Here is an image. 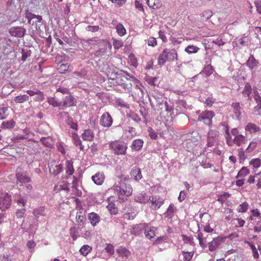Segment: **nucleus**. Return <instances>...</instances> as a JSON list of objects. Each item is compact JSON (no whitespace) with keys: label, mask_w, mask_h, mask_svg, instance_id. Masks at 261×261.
Here are the masks:
<instances>
[{"label":"nucleus","mask_w":261,"mask_h":261,"mask_svg":"<svg viewBox=\"0 0 261 261\" xmlns=\"http://www.w3.org/2000/svg\"><path fill=\"white\" fill-rule=\"evenodd\" d=\"M130 175L132 178L137 181H139L142 178L141 169L137 166H135L132 168L130 172Z\"/></svg>","instance_id":"nucleus-18"},{"label":"nucleus","mask_w":261,"mask_h":261,"mask_svg":"<svg viewBox=\"0 0 261 261\" xmlns=\"http://www.w3.org/2000/svg\"><path fill=\"white\" fill-rule=\"evenodd\" d=\"M238 42L241 46H247L249 42V38L244 34L238 39Z\"/></svg>","instance_id":"nucleus-48"},{"label":"nucleus","mask_w":261,"mask_h":261,"mask_svg":"<svg viewBox=\"0 0 261 261\" xmlns=\"http://www.w3.org/2000/svg\"><path fill=\"white\" fill-rule=\"evenodd\" d=\"M257 143L255 141H251L248 147L246 149V152L247 153H250L253 151L256 148Z\"/></svg>","instance_id":"nucleus-61"},{"label":"nucleus","mask_w":261,"mask_h":261,"mask_svg":"<svg viewBox=\"0 0 261 261\" xmlns=\"http://www.w3.org/2000/svg\"><path fill=\"white\" fill-rule=\"evenodd\" d=\"M252 89L250 84L249 83H246L244 88L242 91V93L244 97H249V95H251L252 93Z\"/></svg>","instance_id":"nucleus-40"},{"label":"nucleus","mask_w":261,"mask_h":261,"mask_svg":"<svg viewBox=\"0 0 261 261\" xmlns=\"http://www.w3.org/2000/svg\"><path fill=\"white\" fill-rule=\"evenodd\" d=\"M215 115L214 112L212 111H205L198 116L197 120L198 121H203L205 124L211 126L212 124V119Z\"/></svg>","instance_id":"nucleus-6"},{"label":"nucleus","mask_w":261,"mask_h":261,"mask_svg":"<svg viewBox=\"0 0 261 261\" xmlns=\"http://www.w3.org/2000/svg\"><path fill=\"white\" fill-rule=\"evenodd\" d=\"M15 177L16 185L19 189H21L23 185L30 182L32 180L28 171L24 170L20 166L16 169Z\"/></svg>","instance_id":"nucleus-2"},{"label":"nucleus","mask_w":261,"mask_h":261,"mask_svg":"<svg viewBox=\"0 0 261 261\" xmlns=\"http://www.w3.org/2000/svg\"><path fill=\"white\" fill-rule=\"evenodd\" d=\"M34 215L39 218L40 216H44L46 215V212L44 207L40 206L38 208H36L33 211Z\"/></svg>","instance_id":"nucleus-42"},{"label":"nucleus","mask_w":261,"mask_h":261,"mask_svg":"<svg viewBox=\"0 0 261 261\" xmlns=\"http://www.w3.org/2000/svg\"><path fill=\"white\" fill-rule=\"evenodd\" d=\"M143 144L144 141L142 139H137L133 141L130 147L133 150L139 151L142 148Z\"/></svg>","instance_id":"nucleus-26"},{"label":"nucleus","mask_w":261,"mask_h":261,"mask_svg":"<svg viewBox=\"0 0 261 261\" xmlns=\"http://www.w3.org/2000/svg\"><path fill=\"white\" fill-rule=\"evenodd\" d=\"M146 227V224L145 223L135 225L133 227L131 232L135 236L139 235L145 231Z\"/></svg>","instance_id":"nucleus-20"},{"label":"nucleus","mask_w":261,"mask_h":261,"mask_svg":"<svg viewBox=\"0 0 261 261\" xmlns=\"http://www.w3.org/2000/svg\"><path fill=\"white\" fill-rule=\"evenodd\" d=\"M86 219L85 215L82 212H77L76 215V221L78 223H83L84 220Z\"/></svg>","instance_id":"nucleus-60"},{"label":"nucleus","mask_w":261,"mask_h":261,"mask_svg":"<svg viewBox=\"0 0 261 261\" xmlns=\"http://www.w3.org/2000/svg\"><path fill=\"white\" fill-rule=\"evenodd\" d=\"M177 208L172 203L170 204L166 212L164 214L165 217L171 219L177 212Z\"/></svg>","instance_id":"nucleus-19"},{"label":"nucleus","mask_w":261,"mask_h":261,"mask_svg":"<svg viewBox=\"0 0 261 261\" xmlns=\"http://www.w3.org/2000/svg\"><path fill=\"white\" fill-rule=\"evenodd\" d=\"M63 165L60 164L50 167L49 168V171L51 174L56 176L59 175L63 171Z\"/></svg>","instance_id":"nucleus-23"},{"label":"nucleus","mask_w":261,"mask_h":261,"mask_svg":"<svg viewBox=\"0 0 261 261\" xmlns=\"http://www.w3.org/2000/svg\"><path fill=\"white\" fill-rule=\"evenodd\" d=\"M197 238L199 241L200 246L203 249L207 247L206 240H203V239H202V233L199 230L197 231Z\"/></svg>","instance_id":"nucleus-44"},{"label":"nucleus","mask_w":261,"mask_h":261,"mask_svg":"<svg viewBox=\"0 0 261 261\" xmlns=\"http://www.w3.org/2000/svg\"><path fill=\"white\" fill-rule=\"evenodd\" d=\"M8 110V107L4 106L0 107V120H4L8 117L9 115Z\"/></svg>","instance_id":"nucleus-49"},{"label":"nucleus","mask_w":261,"mask_h":261,"mask_svg":"<svg viewBox=\"0 0 261 261\" xmlns=\"http://www.w3.org/2000/svg\"><path fill=\"white\" fill-rule=\"evenodd\" d=\"M109 148L114 151L115 154L120 155L126 154L127 146L124 142L114 141L110 143Z\"/></svg>","instance_id":"nucleus-5"},{"label":"nucleus","mask_w":261,"mask_h":261,"mask_svg":"<svg viewBox=\"0 0 261 261\" xmlns=\"http://www.w3.org/2000/svg\"><path fill=\"white\" fill-rule=\"evenodd\" d=\"M182 254L184 256V261H190L192 259L194 253L193 252L182 251Z\"/></svg>","instance_id":"nucleus-58"},{"label":"nucleus","mask_w":261,"mask_h":261,"mask_svg":"<svg viewBox=\"0 0 261 261\" xmlns=\"http://www.w3.org/2000/svg\"><path fill=\"white\" fill-rule=\"evenodd\" d=\"M146 3L150 8L154 10L160 8L162 5L160 0H147Z\"/></svg>","instance_id":"nucleus-29"},{"label":"nucleus","mask_w":261,"mask_h":261,"mask_svg":"<svg viewBox=\"0 0 261 261\" xmlns=\"http://www.w3.org/2000/svg\"><path fill=\"white\" fill-rule=\"evenodd\" d=\"M149 201L151 203L152 206L154 210L159 209L164 203L163 198L158 195L149 197Z\"/></svg>","instance_id":"nucleus-12"},{"label":"nucleus","mask_w":261,"mask_h":261,"mask_svg":"<svg viewBox=\"0 0 261 261\" xmlns=\"http://www.w3.org/2000/svg\"><path fill=\"white\" fill-rule=\"evenodd\" d=\"M116 29L117 33L120 36H122L126 34V30L121 23H119L116 25Z\"/></svg>","instance_id":"nucleus-54"},{"label":"nucleus","mask_w":261,"mask_h":261,"mask_svg":"<svg viewBox=\"0 0 261 261\" xmlns=\"http://www.w3.org/2000/svg\"><path fill=\"white\" fill-rule=\"evenodd\" d=\"M108 42L105 40V43L99 44L98 49L94 52V56L95 57H100L104 55L106 52L107 47L109 46L111 47V46L108 43Z\"/></svg>","instance_id":"nucleus-15"},{"label":"nucleus","mask_w":261,"mask_h":261,"mask_svg":"<svg viewBox=\"0 0 261 261\" xmlns=\"http://www.w3.org/2000/svg\"><path fill=\"white\" fill-rule=\"evenodd\" d=\"M69 232L70 236L73 241H75L79 237V232L77 231L75 227H71L69 229Z\"/></svg>","instance_id":"nucleus-56"},{"label":"nucleus","mask_w":261,"mask_h":261,"mask_svg":"<svg viewBox=\"0 0 261 261\" xmlns=\"http://www.w3.org/2000/svg\"><path fill=\"white\" fill-rule=\"evenodd\" d=\"M21 60L23 62L26 61L27 58L31 56L32 51L28 47L23 48L21 50Z\"/></svg>","instance_id":"nucleus-39"},{"label":"nucleus","mask_w":261,"mask_h":261,"mask_svg":"<svg viewBox=\"0 0 261 261\" xmlns=\"http://www.w3.org/2000/svg\"><path fill=\"white\" fill-rule=\"evenodd\" d=\"M65 165L66 173L68 175H72L74 172L72 161L70 160H67L66 161Z\"/></svg>","instance_id":"nucleus-35"},{"label":"nucleus","mask_w":261,"mask_h":261,"mask_svg":"<svg viewBox=\"0 0 261 261\" xmlns=\"http://www.w3.org/2000/svg\"><path fill=\"white\" fill-rule=\"evenodd\" d=\"M247 140L242 135H237L233 140V143L238 146L242 145L243 144H245Z\"/></svg>","instance_id":"nucleus-31"},{"label":"nucleus","mask_w":261,"mask_h":261,"mask_svg":"<svg viewBox=\"0 0 261 261\" xmlns=\"http://www.w3.org/2000/svg\"><path fill=\"white\" fill-rule=\"evenodd\" d=\"M82 138L84 141H92L94 138V134L91 129H87L82 134Z\"/></svg>","instance_id":"nucleus-22"},{"label":"nucleus","mask_w":261,"mask_h":261,"mask_svg":"<svg viewBox=\"0 0 261 261\" xmlns=\"http://www.w3.org/2000/svg\"><path fill=\"white\" fill-rule=\"evenodd\" d=\"M115 102L117 105L122 108H128L129 107V105L121 98H116Z\"/></svg>","instance_id":"nucleus-57"},{"label":"nucleus","mask_w":261,"mask_h":261,"mask_svg":"<svg viewBox=\"0 0 261 261\" xmlns=\"http://www.w3.org/2000/svg\"><path fill=\"white\" fill-rule=\"evenodd\" d=\"M62 114H64L65 115H68V120L69 121L68 124L69 125H70V126L72 129L76 130L77 129V127H78L77 123L76 122H74L73 121L72 118L69 116L68 113L67 112H63L62 113Z\"/></svg>","instance_id":"nucleus-51"},{"label":"nucleus","mask_w":261,"mask_h":261,"mask_svg":"<svg viewBox=\"0 0 261 261\" xmlns=\"http://www.w3.org/2000/svg\"><path fill=\"white\" fill-rule=\"evenodd\" d=\"M199 48L194 45H189L185 48V51L189 54L196 53L199 50Z\"/></svg>","instance_id":"nucleus-62"},{"label":"nucleus","mask_w":261,"mask_h":261,"mask_svg":"<svg viewBox=\"0 0 261 261\" xmlns=\"http://www.w3.org/2000/svg\"><path fill=\"white\" fill-rule=\"evenodd\" d=\"M88 219L90 221V222L92 226H95L100 221L99 216L94 212L90 213L88 215Z\"/></svg>","instance_id":"nucleus-25"},{"label":"nucleus","mask_w":261,"mask_h":261,"mask_svg":"<svg viewBox=\"0 0 261 261\" xmlns=\"http://www.w3.org/2000/svg\"><path fill=\"white\" fill-rule=\"evenodd\" d=\"M60 73H65L66 71H70V66L68 63L61 64L58 68Z\"/></svg>","instance_id":"nucleus-52"},{"label":"nucleus","mask_w":261,"mask_h":261,"mask_svg":"<svg viewBox=\"0 0 261 261\" xmlns=\"http://www.w3.org/2000/svg\"><path fill=\"white\" fill-rule=\"evenodd\" d=\"M92 250V248L88 245H83L80 249V253L84 256H87Z\"/></svg>","instance_id":"nucleus-46"},{"label":"nucleus","mask_w":261,"mask_h":261,"mask_svg":"<svg viewBox=\"0 0 261 261\" xmlns=\"http://www.w3.org/2000/svg\"><path fill=\"white\" fill-rule=\"evenodd\" d=\"M246 130L250 133H255L259 132L260 129L256 124L249 123L246 126Z\"/></svg>","instance_id":"nucleus-43"},{"label":"nucleus","mask_w":261,"mask_h":261,"mask_svg":"<svg viewBox=\"0 0 261 261\" xmlns=\"http://www.w3.org/2000/svg\"><path fill=\"white\" fill-rule=\"evenodd\" d=\"M214 71V69L213 67V66L211 65H207V66H205L199 74H204V76L207 77L209 76H210Z\"/></svg>","instance_id":"nucleus-36"},{"label":"nucleus","mask_w":261,"mask_h":261,"mask_svg":"<svg viewBox=\"0 0 261 261\" xmlns=\"http://www.w3.org/2000/svg\"><path fill=\"white\" fill-rule=\"evenodd\" d=\"M84 42L89 45H98L100 43H105V40L99 39L97 37H93L91 39L85 40Z\"/></svg>","instance_id":"nucleus-28"},{"label":"nucleus","mask_w":261,"mask_h":261,"mask_svg":"<svg viewBox=\"0 0 261 261\" xmlns=\"http://www.w3.org/2000/svg\"><path fill=\"white\" fill-rule=\"evenodd\" d=\"M258 61L256 60L253 55H250L246 61V65L251 69L256 68L258 66Z\"/></svg>","instance_id":"nucleus-24"},{"label":"nucleus","mask_w":261,"mask_h":261,"mask_svg":"<svg viewBox=\"0 0 261 261\" xmlns=\"http://www.w3.org/2000/svg\"><path fill=\"white\" fill-rule=\"evenodd\" d=\"M250 173V171L247 167H243L241 168V169L238 172V174L236 176L237 178H243L246 176Z\"/></svg>","instance_id":"nucleus-47"},{"label":"nucleus","mask_w":261,"mask_h":261,"mask_svg":"<svg viewBox=\"0 0 261 261\" xmlns=\"http://www.w3.org/2000/svg\"><path fill=\"white\" fill-rule=\"evenodd\" d=\"M47 102L54 107H58L59 110L62 108V101L56 100L54 97H48Z\"/></svg>","instance_id":"nucleus-38"},{"label":"nucleus","mask_w":261,"mask_h":261,"mask_svg":"<svg viewBox=\"0 0 261 261\" xmlns=\"http://www.w3.org/2000/svg\"><path fill=\"white\" fill-rule=\"evenodd\" d=\"M157 229L155 227H151L145 229V234L146 238L149 239L153 238L155 236V231Z\"/></svg>","instance_id":"nucleus-34"},{"label":"nucleus","mask_w":261,"mask_h":261,"mask_svg":"<svg viewBox=\"0 0 261 261\" xmlns=\"http://www.w3.org/2000/svg\"><path fill=\"white\" fill-rule=\"evenodd\" d=\"M116 252L117 253L122 257H125L128 258L130 255V251L127 250L126 248L122 246L119 247L117 250Z\"/></svg>","instance_id":"nucleus-30"},{"label":"nucleus","mask_w":261,"mask_h":261,"mask_svg":"<svg viewBox=\"0 0 261 261\" xmlns=\"http://www.w3.org/2000/svg\"><path fill=\"white\" fill-rule=\"evenodd\" d=\"M225 239L226 237L221 236H218L214 238L211 242L208 243V250L210 251H215L219 246L225 241Z\"/></svg>","instance_id":"nucleus-11"},{"label":"nucleus","mask_w":261,"mask_h":261,"mask_svg":"<svg viewBox=\"0 0 261 261\" xmlns=\"http://www.w3.org/2000/svg\"><path fill=\"white\" fill-rule=\"evenodd\" d=\"M248 203L246 202L242 203L239 205L238 207V211L240 213L246 212L248 210Z\"/></svg>","instance_id":"nucleus-59"},{"label":"nucleus","mask_w":261,"mask_h":261,"mask_svg":"<svg viewBox=\"0 0 261 261\" xmlns=\"http://www.w3.org/2000/svg\"><path fill=\"white\" fill-rule=\"evenodd\" d=\"M176 104L177 105L175 110L177 112L178 111V108L180 109L182 108L186 110H191L192 109V106L188 105L186 100L184 99H180L178 98L177 99Z\"/></svg>","instance_id":"nucleus-21"},{"label":"nucleus","mask_w":261,"mask_h":261,"mask_svg":"<svg viewBox=\"0 0 261 261\" xmlns=\"http://www.w3.org/2000/svg\"><path fill=\"white\" fill-rule=\"evenodd\" d=\"M145 81L151 86H157L159 84L160 82L158 80V78L156 77H152L148 75H146L145 77Z\"/></svg>","instance_id":"nucleus-37"},{"label":"nucleus","mask_w":261,"mask_h":261,"mask_svg":"<svg viewBox=\"0 0 261 261\" xmlns=\"http://www.w3.org/2000/svg\"><path fill=\"white\" fill-rule=\"evenodd\" d=\"M12 202L11 195L8 193H5L3 196L0 197V210L4 212L8 209Z\"/></svg>","instance_id":"nucleus-9"},{"label":"nucleus","mask_w":261,"mask_h":261,"mask_svg":"<svg viewBox=\"0 0 261 261\" xmlns=\"http://www.w3.org/2000/svg\"><path fill=\"white\" fill-rule=\"evenodd\" d=\"M14 201L16 202L19 206L24 207V206L27 203V200L25 197L19 194L18 195V197L15 198Z\"/></svg>","instance_id":"nucleus-33"},{"label":"nucleus","mask_w":261,"mask_h":261,"mask_svg":"<svg viewBox=\"0 0 261 261\" xmlns=\"http://www.w3.org/2000/svg\"><path fill=\"white\" fill-rule=\"evenodd\" d=\"M92 179L95 184L101 185L104 181L105 175L102 173H97L92 176Z\"/></svg>","instance_id":"nucleus-27"},{"label":"nucleus","mask_w":261,"mask_h":261,"mask_svg":"<svg viewBox=\"0 0 261 261\" xmlns=\"http://www.w3.org/2000/svg\"><path fill=\"white\" fill-rule=\"evenodd\" d=\"M25 29L21 27H13L9 29V33L12 36L17 38L22 37L25 33Z\"/></svg>","instance_id":"nucleus-13"},{"label":"nucleus","mask_w":261,"mask_h":261,"mask_svg":"<svg viewBox=\"0 0 261 261\" xmlns=\"http://www.w3.org/2000/svg\"><path fill=\"white\" fill-rule=\"evenodd\" d=\"M56 147L57 150L61 152L63 155L66 154V150L64 148V143L61 141H58L56 143Z\"/></svg>","instance_id":"nucleus-55"},{"label":"nucleus","mask_w":261,"mask_h":261,"mask_svg":"<svg viewBox=\"0 0 261 261\" xmlns=\"http://www.w3.org/2000/svg\"><path fill=\"white\" fill-rule=\"evenodd\" d=\"M248 244L252 251L253 256L255 259H258L259 257V254L257 251V249L256 248L255 245L250 242H248Z\"/></svg>","instance_id":"nucleus-63"},{"label":"nucleus","mask_w":261,"mask_h":261,"mask_svg":"<svg viewBox=\"0 0 261 261\" xmlns=\"http://www.w3.org/2000/svg\"><path fill=\"white\" fill-rule=\"evenodd\" d=\"M220 125L226 127L225 133L226 143L229 146H232L233 145V141H231V137L229 133V125L227 122H222L220 123Z\"/></svg>","instance_id":"nucleus-16"},{"label":"nucleus","mask_w":261,"mask_h":261,"mask_svg":"<svg viewBox=\"0 0 261 261\" xmlns=\"http://www.w3.org/2000/svg\"><path fill=\"white\" fill-rule=\"evenodd\" d=\"M118 177L119 180L114 185L113 188L119 199L124 201L126 199L127 197L132 195L133 190L130 185L127 184L128 179L125 177L122 174Z\"/></svg>","instance_id":"nucleus-1"},{"label":"nucleus","mask_w":261,"mask_h":261,"mask_svg":"<svg viewBox=\"0 0 261 261\" xmlns=\"http://www.w3.org/2000/svg\"><path fill=\"white\" fill-rule=\"evenodd\" d=\"M158 111L159 112V114L161 116V118H166V113L167 115L168 114H170V121L172 122L173 121L174 115L173 110H174V105L172 102H168L167 100H164L162 103H160L159 105H158Z\"/></svg>","instance_id":"nucleus-4"},{"label":"nucleus","mask_w":261,"mask_h":261,"mask_svg":"<svg viewBox=\"0 0 261 261\" xmlns=\"http://www.w3.org/2000/svg\"><path fill=\"white\" fill-rule=\"evenodd\" d=\"M15 125V121L11 119L9 121H3L1 124V127L5 129H10L14 127Z\"/></svg>","instance_id":"nucleus-45"},{"label":"nucleus","mask_w":261,"mask_h":261,"mask_svg":"<svg viewBox=\"0 0 261 261\" xmlns=\"http://www.w3.org/2000/svg\"><path fill=\"white\" fill-rule=\"evenodd\" d=\"M113 120L109 112H105L100 117V124L105 127L109 128L112 125Z\"/></svg>","instance_id":"nucleus-10"},{"label":"nucleus","mask_w":261,"mask_h":261,"mask_svg":"<svg viewBox=\"0 0 261 261\" xmlns=\"http://www.w3.org/2000/svg\"><path fill=\"white\" fill-rule=\"evenodd\" d=\"M177 54L175 49L165 48L161 53L158 58V64L162 66L166 61L172 62L177 60Z\"/></svg>","instance_id":"nucleus-3"},{"label":"nucleus","mask_w":261,"mask_h":261,"mask_svg":"<svg viewBox=\"0 0 261 261\" xmlns=\"http://www.w3.org/2000/svg\"><path fill=\"white\" fill-rule=\"evenodd\" d=\"M149 198L145 192L139 193L135 194L134 200L136 202L140 203L145 204L149 202Z\"/></svg>","instance_id":"nucleus-17"},{"label":"nucleus","mask_w":261,"mask_h":261,"mask_svg":"<svg viewBox=\"0 0 261 261\" xmlns=\"http://www.w3.org/2000/svg\"><path fill=\"white\" fill-rule=\"evenodd\" d=\"M52 139V138L50 137H48L47 138L42 137L40 141L45 147L53 149L55 147L54 144L53 142L49 141L48 139Z\"/></svg>","instance_id":"nucleus-41"},{"label":"nucleus","mask_w":261,"mask_h":261,"mask_svg":"<svg viewBox=\"0 0 261 261\" xmlns=\"http://www.w3.org/2000/svg\"><path fill=\"white\" fill-rule=\"evenodd\" d=\"M231 107L232 108V112L234 114L236 119L240 120L243 110L240 103L237 101L232 102L231 104Z\"/></svg>","instance_id":"nucleus-14"},{"label":"nucleus","mask_w":261,"mask_h":261,"mask_svg":"<svg viewBox=\"0 0 261 261\" xmlns=\"http://www.w3.org/2000/svg\"><path fill=\"white\" fill-rule=\"evenodd\" d=\"M129 117L137 123L140 122L141 121V118L139 116V115L135 113H132L129 114Z\"/></svg>","instance_id":"nucleus-64"},{"label":"nucleus","mask_w":261,"mask_h":261,"mask_svg":"<svg viewBox=\"0 0 261 261\" xmlns=\"http://www.w3.org/2000/svg\"><path fill=\"white\" fill-rule=\"evenodd\" d=\"M76 99L70 93L65 96L63 99L61 110H64L67 108L75 107L76 105Z\"/></svg>","instance_id":"nucleus-7"},{"label":"nucleus","mask_w":261,"mask_h":261,"mask_svg":"<svg viewBox=\"0 0 261 261\" xmlns=\"http://www.w3.org/2000/svg\"><path fill=\"white\" fill-rule=\"evenodd\" d=\"M29 96L28 95L24 94L22 95H18L14 97V101L16 103H23L29 100Z\"/></svg>","instance_id":"nucleus-50"},{"label":"nucleus","mask_w":261,"mask_h":261,"mask_svg":"<svg viewBox=\"0 0 261 261\" xmlns=\"http://www.w3.org/2000/svg\"><path fill=\"white\" fill-rule=\"evenodd\" d=\"M238 152L240 162L244 161L247 158V155L246 150H244L243 148H240L238 149Z\"/></svg>","instance_id":"nucleus-53"},{"label":"nucleus","mask_w":261,"mask_h":261,"mask_svg":"<svg viewBox=\"0 0 261 261\" xmlns=\"http://www.w3.org/2000/svg\"><path fill=\"white\" fill-rule=\"evenodd\" d=\"M227 42V40L224 38L223 34H220L216 39L212 40V43L218 46L224 45Z\"/></svg>","instance_id":"nucleus-32"},{"label":"nucleus","mask_w":261,"mask_h":261,"mask_svg":"<svg viewBox=\"0 0 261 261\" xmlns=\"http://www.w3.org/2000/svg\"><path fill=\"white\" fill-rule=\"evenodd\" d=\"M219 132L216 129H210L207 137V146L212 147L217 144Z\"/></svg>","instance_id":"nucleus-8"}]
</instances>
